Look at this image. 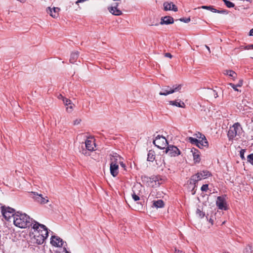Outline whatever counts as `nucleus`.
<instances>
[{"label": "nucleus", "instance_id": "nucleus-12", "mask_svg": "<svg viewBox=\"0 0 253 253\" xmlns=\"http://www.w3.org/2000/svg\"><path fill=\"white\" fill-rule=\"evenodd\" d=\"M50 243L53 246L59 247H62L64 244L62 239L55 236L51 237Z\"/></svg>", "mask_w": 253, "mask_h": 253}, {"label": "nucleus", "instance_id": "nucleus-22", "mask_svg": "<svg viewBox=\"0 0 253 253\" xmlns=\"http://www.w3.org/2000/svg\"><path fill=\"white\" fill-rule=\"evenodd\" d=\"M109 11L111 13L115 16H120L122 14V11L118 9L116 6L109 8Z\"/></svg>", "mask_w": 253, "mask_h": 253}, {"label": "nucleus", "instance_id": "nucleus-28", "mask_svg": "<svg viewBox=\"0 0 253 253\" xmlns=\"http://www.w3.org/2000/svg\"><path fill=\"white\" fill-rule=\"evenodd\" d=\"M153 207L156 208H161L164 207V203L162 200H158L153 201Z\"/></svg>", "mask_w": 253, "mask_h": 253}, {"label": "nucleus", "instance_id": "nucleus-49", "mask_svg": "<svg viewBox=\"0 0 253 253\" xmlns=\"http://www.w3.org/2000/svg\"><path fill=\"white\" fill-rule=\"evenodd\" d=\"M249 35L250 36H253V28L250 31V33H249Z\"/></svg>", "mask_w": 253, "mask_h": 253}, {"label": "nucleus", "instance_id": "nucleus-47", "mask_svg": "<svg viewBox=\"0 0 253 253\" xmlns=\"http://www.w3.org/2000/svg\"><path fill=\"white\" fill-rule=\"evenodd\" d=\"M174 253H183V252L181 251L175 249Z\"/></svg>", "mask_w": 253, "mask_h": 253}, {"label": "nucleus", "instance_id": "nucleus-58", "mask_svg": "<svg viewBox=\"0 0 253 253\" xmlns=\"http://www.w3.org/2000/svg\"><path fill=\"white\" fill-rule=\"evenodd\" d=\"M210 222H211L212 223V220L211 219L210 220Z\"/></svg>", "mask_w": 253, "mask_h": 253}, {"label": "nucleus", "instance_id": "nucleus-52", "mask_svg": "<svg viewBox=\"0 0 253 253\" xmlns=\"http://www.w3.org/2000/svg\"><path fill=\"white\" fill-rule=\"evenodd\" d=\"M63 10H66V11H67V10H68V8H67V7H66V8L63 7Z\"/></svg>", "mask_w": 253, "mask_h": 253}, {"label": "nucleus", "instance_id": "nucleus-33", "mask_svg": "<svg viewBox=\"0 0 253 253\" xmlns=\"http://www.w3.org/2000/svg\"><path fill=\"white\" fill-rule=\"evenodd\" d=\"M244 253H253L252 247L249 245L247 246L244 251Z\"/></svg>", "mask_w": 253, "mask_h": 253}, {"label": "nucleus", "instance_id": "nucleus-31", "mask_svg": "<svg viewBox=\"0 0 253 253\" xmlns=\"http://www.w3.org/2000/svg\"><path fill=\"white\" fill-rule=\"evenodd\" d=\"M223 1H224L225 4L226 5L227 7H229V8H231V7H233L235 5L234 4L229 1V0H222Z\"/></svg>", "mask_w": 253, "mask_h": 253}, {"label": "nucleus", "instance_id": "nucleus-21", "mask_svg": "<svg viewBox=\"0 0 253 253\" xmlns=\"http://www.w3.org/2000/svg\"><path fill=\"white\" fill-rule=\"evenodd\" d=\"M34 239L36 240V243L37 244L41 245L43 243L44 241L46 239V238H45L44 236L39 235V234H37V233L35 232Z\"/></svg>", "mask_w": 253, "mask_h": 253}, {"label": "nucleus", "instance_id": "nucleus-14", "mask_svg": "<svg viewBox=\"0 0 253 253\" xmlns=\"http://www.w3.org/2000/svg\"><path fill=\"white\" fill-rule=\"evenodd\" d=\"M110 170L111 174L114 176H116L119 172V166L118 164L114 163V162H111Z\"/></svg>", "mask_w": 253, "mask_h": 253}, {"label": "nucleus", "instance_id": "nucleus-23", "mask_svg": "<svg viewBox=\"0 0 253 253\" xmlns=\"http://www.w3.org/2000/svg\"><path fill=\"white\" fill-rule=\"evenodd\" d=\"M169 103L170 105L175 106L180 108H185V107L184 103L180 100H179V102H177V100L170 101H169Z\"/></svg>", "mask_w": 253, "mask_h": 253}, {"label": "nucleus", "instance_id": "nucleus-36", "mask_svg": "<svg viewBox=\"0 0 253 253\" xmlns=\"http://www.w3.org/2000/svg\"><path fill=\"white\" fill-rule=\"evenodd\" d=\"M153 179L155 182H158V184L162 183V182H160V180H163L162 178L160 176H156L153 177Z\"/></svg>", "mask_w": 253, "mask_h": 253}, {"label": "nucleus", "instance_id": "nucleus-34", "mask_svg": "<svg viewBox=\"0 0 253 253\" xmlns=\"http://www.w3.org/2000/svg\"><path fill=\"white\" fill-rule=\"evenodd\" d=\"M179 20L184 23H188L190 21V17H182Z\"/></svg>", "mask_w": 253, "mask_h": 253}, {"label": "nucleus", "instance_id": "nucleus-35", "mask_svg": "<svg viewBox=\"0 0 253 253\" xmlns=\"http://www.w3.org/2000/svg\"><path fill=\"white\" fill-rule=\"evenodd\" d=\"M246 152V149H241L240 151V156L242 161H244L246 160V158L244 156L245 153Z\"/></svg>", "mask_w": 253, "mask_h": 253}, {"label": "nucleus", "instance_id": "nucleus-3", "mask_svg": "<svg viewBox=\"0 0 253 253\" xmlns=\"http://www.w3.org/2000/svg\"><path fill=\"white\" fill-rule=\"evenodd\" d=\"M34 232L39 235L43 236L45 238H47L48 236V230L46 227L39 222L34 221V224L32 226Z\"/></svg>", "mask_w": 253, "mask_h": 253}, {"label": "nucleus", "instance_id": "nucleus-8", "mask_svg": "<svg viewBox=\"0 0 253 253\" xmlns=\"http://www.w3.org/2000/svg\"><path fill=\"white\" fill-rule=\"evenodd\" d=\"M165 152L170 157H176L180 154V151L179 149L177 147L172 145H168Z\"/></svg>", "mask_w": 253, "mask_h": 253}, {"label": "nucleus", "instance_id": "nucleus-38", "mask_svg": "<svg viewBox=\"0 0 253 253\" xmlns=\"http://www.w3.org/2000/svg\"><path fill=\"white\" fill-rule=\"evenodd\" d=\"M63 102L66 106H68L69 105L71 104V101L70 100L67 99L66 98H63Z\"/></svg>", "mask_w": 253, "mask_h": 253}, {"label": "nucleus", "instance_id": "nucleus-17", "mask_svg": "<svg viewBox=\"0 0 253 253\" xmlns=\"http://www.w3.org/2000/svg\"><path fill=\"white\" fill-rule=\"evenodd\" d=\"M187 139L192 144L196 145L200 149H203L204 147H205V146L201 145L202 143L200 142V141L196 138L189 137Z\"/></svg>", "mask_w": 253, "mask_h": 253}, {"label": "nucleus", "instance_id": "nucleus-50", "mask_svg": "<svg viewBox=\"0 0 253 253\" xmlns=\"http://www.w3.org/2000/svg\"><path fill=\"white\" fill-rule=\"evenodd\" d=\"M205 47L209 50V52H211V50H210V47L208 46H207V45H205Z\"/></svg>", "mask_w": 253, "mask_h": 253}, {"label": "nucleus", "instance_id": "nucleus-5", "mask_svg": "<svg viewBox=\"0 0 253 253\" xmlns=\"http://www.w3.org/2000/svg\"><path fill=\"white\" fill-rule=\"evenodd\" d=\"M1 209L3 217L7 220H8L11 217L14 218V215L16 214L15 210L9 207L2 206Z\"/></svg>", "mask_w": 253, "mask_h": 253}, {"label": "nucleus", "instance_id": "nucleus-2", "mask_svg": "<svg viewBox=\"0 0 253 253\" xmlns=\"http://www.w3.org/2000/svg\"><path fill=\"white\" fill-rule=\"evenodd\" d=\"M243 132V128L239 123H236L229 127L227 133L229 140H233L234 139H238L241 137Z\"/></svg>", "mask_w": 253, "mask_h": 253}, {"label": "nucleus", "instance_id": "nucleus-4", "mask_svg": "<svg viewBox=\"0 0 253 253\" xmlns=\"http://www.w3.org/2000/svg\"><path fill=\"white\" fill-rule=\"evenodd\" d=\"M182 87V84L174 85L172 87L169 86H165L162 88L163 91L159 93L160 95L167 96L175 92L179 91Z\"/></svg>", "mask_w": 253, "mask_h": 253}, {"label": "nucleus", "instance_id": "nucleus-37", "mask_svg": "<svg viewBox=\"0 0 253 253\" xmlns=\"http://www.w3.org/2000/svg\"><path fill=\"white\" fill-rule=\"evenodd\" d=\"M211 95H212L214 97V98H217L218 97L217 92L214 90H211L209 93Z\"/></svg>", "mask_w": 253, "mask_h": 253}, {"label": "nucleus", "instance_id": "nucleus-45", "mask_svg": "<svg viewBox=\"0 0 253 253\" xmlns=\"http://www.w3.org/2000/svg\"><path fill=\"white\" fill-rule=\"evenodd\" d=\"M81 120L80 119H77L76 120L74 121V125H77L79 124L81 122Z\"/></svg>", "mask_w": 253, "mask_h": 253}, {"label": "nucleus", "instance_id": "nucleus-54", "mask_svg": "<svg viewBox=\"0 0 253 253\" xmlns=\"http://www.w3.org/2000/svg\"><path fill=\"white\" fill-rule=\"evenodd\" d=\"M69 108H70V109H72V105L70 106H69Z\"/></svg>", "mask_w": 253, "mask_h": 253}, {"label": "nucleus", "instance_id": "nucleus-16", "mask_svg": "<svg viewBox=\"0 0 253 253\" xmlns=\"http://www.w3.org/2000/svg\"><path fill=\"white\" fill-rule=\"evenodd\" d=\"M191 152L192 153L193 159L195 162L199 163L201 160L199 151L197 149L193 148L191 150Z\"/></svg>", "mask_w": 253, "mask_h": 253}, {"label": "nucleus", "instance_id": "nucleus-20", "mask_svg": "<svg viewBox=\"0 0 253 253\" xmlns=\"http://www.w3.org/2000/svg\"><path fill=\"white\" fill-rule=\"evenodd\" d=\"M85 146L87 150L91 151L94 150L95 144L91 140H87L85 142Z\"/></svg>", "mask_w": 253, "mask_h": 253}, {"label": "nucleus", "instance_id": "nucleus-43", "mask_svg": "<svg viewBox=\"0 0 253 253\" xmlns=\"http://www.w3.org/2000/svg\"><path fill=\"white\" fill-rule=\"evenodd\" d=\"M253 49V44H249L248 45H246L244 47V49Z\"/></svg>", "mask_w": 253, "mask_h": 253}, {"label": "nucleus", "instance_id": "nucleus-46", "mask_svg": "<svg viewBox=\"0 0 253 253\" xmlns=\"http://www.w3.org/2000/svg\"><path fill=\"white\" fill-rule=\"evenodd\" d=\"M165 56L169 58H172V55L169 53H166L165 54Z\"/></svg>", "mask_w": 253, "mask_h": 253}, {"label": "nucleus", "instance_id": "nucleus-7", "mask_svg": "<svg viewBox=\"0 0 253 253\" xmlns=\"http://www.w3.org/2000/svg\"><path fill=\"white\" fill-rule=\"evenodd\" d=\"M199 175H197V174L192 175L190 180L188 181L189 183V188H191V193L192 195H194L196 193V190H195L196 187L197 183L200 181V179L199 178Z\"/></svg>", "mask_w": 253, "mask_h": 253}, {"label": "nucleus", "instance_id": "nucleus-9", "mask_svg": "<svg viewBox=\"0 0 253 253\" xmlns=\"http://www.w3.org/2000/svg\"><path fill=\"white\" fill-rule=\"evenodd\" d=\"M194 136L196 137V138H198V140L202 143V145L205 146V147H208L209 144L208 142L205 137V136L201 133V132H198L194 134Z\"/></svg>", "mask_w": 253, "mask_h": 253}, {"label": "nucleus", "instance_id": "nucleus-29", "mask_svg": "<svg viewBox=\"0 0 253 253\" xmlns=\"http://www.w3.org/2000/svg\"><path fill=\"white\" fill-rule=\"evenodd\" d=\"M147 156V160L148 161L153 162L155 159V155L154 151H149Z\"/></svg>", "mask_w": 253, "mask_h": 253}, {"label": "nucleus", "instance_id": "nucleus-32", "mask_svg": "<svg viewBox=\"0 0 253 253\" xmlns=\"http://www.w3.org/2000/svg\"><path fill=\"white\" fill-rule=\"evenodd\" d=\"M247 162L253 165V153L247 156Z\"/></svg>", "mask_w": 253, "mask_h": 253}, {"label": "nucleus", "instance_id": "nucleus-51", "mask_svg": "<svg viewBox=\"0 0 253 253\" xmlns=\"http://www.w3.org/2000/svg\"><path fill=\"white\" fill-rule=\"evenodd\" d=\"M58 98H62L63 100V98H64L61 94H60L59 96H58Z\"/></svg>", "mask_w": 253, "mask_h": 253}, {"label": "nucleus", "instance_id": "nucleus-44", "mask_svg": "<svg viewBox=\"0 0 253 253\" xmlns=\"http://www.w3.org/2000/svg\"><path fill=\"white\" fill-rule=\"evenodd\" d=\"M243 80H240L239 81L238 83L236 84V86H237L238 87L242 86L243 85Z\"/></svg>", "mask_w": 253, "mask_h": 253}, {"label": "nucleus", "instance_id": "nucleus-39", "mask_svg": "<svg viewBox=\"0 0 253 253\" xmlns=\"http://www.w3.org/2000/svg\"><path fill=\"white\" fill-rule=\"evenodd\" d=\"M196 213H197V214H198V215H199V216L200 217H201V218L203 217L204 216V215H205V214L203 213V212H202V211H201V210H200V209H198L197 210V211H196Z\"/></svg>", "mask_w": 253, "mask_h": 253}, {"label": "nucleus", "instance_id": "nucleus-15", "mask_svg": "<svg viewBox=\"0 0 253 253\" xmlns=\"http://www.w3.org/2000/svg\"><path fill=\"white\" fill-rule=\"evenodd\" d=\"M164 9L167 10H173L174 11H177V8L175 5L172 2H166L164 3Z\"/></svg>", "mask_w": 253, "mask_h": 253}, {"label": "nucleus", "instance_id": "nucleus-1", "mask_svg": "<svg viewBox=\"0 0 253 253\" xmlns=\"http://www.w3.org/2000/svg\"><path fill=\"white\" fill-rule=\"evenodd\" d=\"M34 221L26 213H22L18 211L14 216L13 223L16 227L20 228H26L32 225H33Z\"/></svg>", "mask_w": 253, "mask_h": 253}, {"label": "nucleus", "instance_id": "nucleus-13", "mask_svg": "<svg viewBox=\"0 0 253 253\" xmlns=\"http://www.w3.org/2000/svg\"><path fill=\"white\" fill-rule=\"evenodd\" d=\"M33 193L34 195V198L37 202L42 204H43L48 202L47 197H43L42 194H38L35 192H33Z\"/></svg>", "mask_w": 253, "mask_h": 253}, {"label": "nucleus", "instance_id": "nucleus-53", "mask_svg": "<svg viewBox=\"0 0 253 253\" xmlns=\"http://www.w3.org/2000/svg\"><path fill=\"white\" fill-rule=\"evenodd\" d=\"M244 47H245V46H241L240 47V48H241V49H244Z\"/></svg>", "mask_w": 253, "mask_h": 253}, {"label": "nucleus", "instance_id": "nucleus-27", "mask_svg": "<svg viewBox=\"0 0 253 253\" xmlns=\"http://www.w3.org/2000/svg\"><path fill=\"white\" fill-rule=\"evenodd\" d=\"M150 22L148 21V19L146 20V22L150 26H157L159 24L158 20H156V17H149Z\"/></svg>", "mask_w": 253, "mask_h": 253}, {"label": "nucleus", "instance_id": "nucleus-59", "mask_svg": "<svg viewBox=\"0 0 253 253\" xmlns=\"http://www.w3.org/2000/svg\"><path fill=\"white\" fill-rule=\"evenodd\" d=\"M224 253H228V252H224Z\"/></svg>", "mask_w": 253, "mask_h": 253}, {"label": "nucleus", "instance_id": "nucleus-55", "mask_svg": "<svg viewBox=\"0 0 253 253\" xmlns=\"http://www.w3.org/2000/svg\"><path fill=\"white\" fill-rule=\"evenodd\" d=\"M69 6H70V7H71V4H71V2H69Z\"/></svg>", "mask_w": 253, "mask_h": 253}, {"label": "nucleus", "instance_id": "nucleus-18", "mask_svg": "<svg viewBox=\"0 0 253 253\" xmlns=\"http://www.w3.org/2000/svg\"><path fill=\"white\" fill-rule=\"evenodd\" d=\"M174 22L172 17H162L161 22L160 23L162 25L163 24H172Z\"/></svg>", "mask_w": 253, "mask_h": 253}, {"label": "nucleus", "instance_id": "nucleus-42", "mask_svg": "<svg viewBox=\"0 0 253 253\" xmlns=\"http://www.w3.org/2000/svg\"><path fill=\"white\" fill-rule=\"evenodd\" d=\"M230 86H231L235 91H238V89L237 88V86L236 85H235L234 84L232 83H229L228 84Z\"/></svg>", "mask_w": 253, "mask_h": 253}, {"label": "nucleus", "instance_id": "nucleus-11", "mask_svg": "<svg viewBox=\"0 0 253 253\" xmlns=\"http://www.w3.org/2000/svg\"><path fill=\"white\" fill-rule=\"evenodd\" d=\"M216 205L220 210H226L227 209L226 203L224 198L223 197L218 196L217 198Z\"/></svg>", "mask_w": 253, "mask_h": 253}, {"label": "nucleus", "instance_id": "nucleus-6", "mask_svg": "<svg viewBox=\"0 0 253 253\" xmlns=\"http://www.w3.org/2000/svg\"><path fill=\"white\" fill-rule=\"evenodd\" d=\"M153 144L160 149H163L168 144V141L164 136L158 135L156 136L155 139L153 140Z\"/></svg>", "mask_w": 253, "mask_h": 253}, {"label": "nucleus", "instance_id": "nucleus-10", "mask_svg": "<svg viewBox=\"0 0 253 253\" xmlns=\"http://www.w3.org/2000/svg\"><path fill=\"white\" fill-rule=\"evenodd\" d=\"M203 9H207L210 10L212 12L217 13L218 14H227L228 11L226 10H222L221 9H216L214 8L212 6H202L201 7Z\"/></svg>", "mask_w": 253, "mask_h": 253}, {"label": "nucleus", "instance_id": "nucleus-30", "mask_svg": "<svg viewBox=\"0 0 253 253\" xmlns=\"http://www.w3.org/2000/svg\"><path fill=\"white\" fill-rule=\"evenodd\" d=\"M120 159V157L118 155L112 156L111 157V162H114V163L118 164V161Z\"/></svg>", "mask_w": 253, "mask_h": 253}, {"label": "nucleus", "instance_id": "nucleus-40", "mask_svg": "<svg viewBox=\"0 0 253 253\" xmlns=\"http://www.w3.org/2000/svg\"><path fill=\"white\" fill-rule=\"evenodd\" d=\"M132 197L135 201H137L139 200L140 199L138 195H137L135 193H133L132 194Z\"/></svg>", "mask_w": 253, "mask_h": 253}, {"label": "nucleus", "instance_id": "nucleus-41", "mask_svg": "<svg viewBox=\"0 0 253 253\" xmlns=\"http://www.w3.org/2000/svg\"><path fill=\"white\" fill-rule=\"evenodd\" d=\"M201 189L202 191H207L208 190V184L203 185Z\"/></svg>", "mask_w": 253, "mask_h": 253}, {"label": "nucleus", "instance_id": "nucleus-26", "mask_svg": "<svg viewBox=\"0 0 253 253\" xmlns=\"http://www.w3.org/2000/svg\"><path fill=\"white\" fill-rule=\"evenodd\" d=\"M61 9L58 7H53L52 9L50 8V7H48L46 9V11L47 13L49 14L50 16H53L52 10L53 11L54 13L59 14V11Z\"/></svg>", "mask_w": 253, "mask_h": 253}, {"label": "nucleus", "instance_id": "nucleus-24", "mask_svg": "<svg viewBox=\"0 0 253 253\" xmlns=\"http://www.w3.org/2000/svg\"><path fill=\"white\" fill-rule=\"evenodd\" d=\"M197 175H199V178L200 179V180H201L202 179H205V178L210 176L211 175V173L208 171H201L200 172H198L197 173Z\"/></svg>", "mask_w": 253, "mask_h": 253}, {"label": "nucleus", "instance_id": "nucleus-57", "mask_svg": "<svg viewBox=\"0 0 253 253\" xmlns=\"http://www.w3.org/2000/svg\"><path fill=\"white\" fill-rule=\"evenodd\" d=\"M200 8V7H198V8H196V9H195V10L196 9H199Z\"/></svg>", "mask_w": 253, "mask_h": 253}, {"label": "nucleus", "instance_id": "nucleus-56", "mask_svg": "<svg viewBox=\"0 0 253 253\" xmlns=\"http://www.w3.org/2000/svg\"><path fill=\"white\" fill-rule=\"evenodd\" d=\"M82 153H83L84 154H86V152L84 153V152H82Z\"/></svg>", "mask_w": 253, "mask_h": 253}, {"label": "nucleus", "instance_id": "nucleus-19", "mask_svg": "<svg viewBox=\"0 0 253 253\" xmlns=\"http://www.w3.org/2000/svg\"><path fill=\"white\" fill-rule=\"evenodd\" d=\"M223 73L224 75L231 77L233 81L235 80L237 76V74L233 70H225L223 71Z\"/></svg>", "mask_w": 253, "mask_h": 253}, {"label": "nucleus", "instance_id": "nucleus-48", "mask_svg": "<svg viewBox=\"0 0 253 253\" xmlns=\"http://www.w3.org/2000/svg\"><path fill=\"white\" fill-rule=\"evenodd\" d=\"M119 163L122 167H123V168H125L126 165L125 164L123 163V162H119Z\"/></svg>", "mask_w": 253, "mask_h": 253}, {"label": "nucleus", "instance_id": "nucleus-25", "mask_svg": "<svg viewBox=\"0 0 253 253\" xmlns=\"http://www.w3.org/2000/svg\"><path fill=\"white\" fill-rule=\"evenodd\" d=\"M79 55V53L78 51H75L71 54L70 62L71 63H74L77 60Z\"/></svg>", "mask_w": 253, "mask_h": 253}]
</instances>
